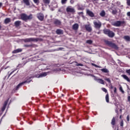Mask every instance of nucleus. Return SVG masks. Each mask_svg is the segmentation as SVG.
<instances>
[{
    "mask_svg": "<svg viewBox=\"0 0 130 130\" xmlns=\"http://www.w3.org/2000/svg\"><path fill=\"white\" fill-rule=\"evenodd\" d=\"M101 71L103 72V73H109V71H108L107 69H102Z\"/></svg>",
    "mask_w": 130,
    "mask_h": 130,
    "instance_id": "obj_24",
    "label": "nucleus"
},
{
    "mask_svg": "<svg viewBox=\"0 0 130 130\" xmlns=\"http://www.w3.org/2000/svg\"><path fill=\"white\" fill-rule=\"evenodd\" d=\"M43 3L45 5H49L50 4V0H43Z\"/></svg>",
    "mask_w": 130,
    "mask_h": 130,
    "instance_id": "obj_19",
    "label": "nucleus"
},
{
    "mask_svg": "<svg viewBox=\"0 0 130 130\" xmlns=\"http://www.w3.org/2000/svg\"><path fill=\"white\" fill-rule=\"evenodd\" d=\"M85 27L86 31H88V32H91V31H92V27L90 24H86Z\"/></svg>",
    "mask_w": 130,
    "mask_h": 130,
    "instance_id": "obj_10",
    "label": "nucleus"
},
{
    "mask_svg": "<svg viewBox=\"0 0 130 130\" xmlns=\"http://www.w3.org/2000/svg\"><path fill=\"white\" fill-rule=\"evenodd\" d=\"M77 8L79 11H83V10H85V8L84 7V6L81 5L80 4H77Z\"/></svg>",
    "mask_w": 130,
    "mask_h": 130,
    "instance_id": "obj_12",
    "label": "nucleus"
},
{
    "mask_svg": "<svg viewBox=\"0 0 130 130\" xmlns=\"http://www.w3.org/2000/svg\"><path fill=\"white\" fill-rule=\"evenodd\" d=\"M86 43L88 44H92V43H93V41L91 40H88L86 41Z\"/></svg>",
    "mask_w": 130,
    "mask_h": 130,
    "instance_id": "obj_30",
    "label": "nucleus"
},
{
    "mask_svg": "<svg viewBox=\"0 0 130 130\" xmlns=\"http://www.w3.org/2000/svg\"><path fill=\"white\" fill-rule=\"evenodd\" d=\"M83 12H79L78 13V15H83Z\"/></svg>",
    "mask_w": 130,
    "mask_h": 130,
    "instance_id": "obj_47",
    "label": "nucleus"
},
{
    "mask_svg": "<svg viewBox=\"0 0 130 130\" xmlns=\"http://www.w3.org/2000/svg\"><path fill=\"white\" fill-rule=\"evenodd\" d=\"M126 4H127V6L130 7V0H127L126 1Z\"/></svg>",
    "mask_w": 130,
    "mask_h": 130,
    "instance_id": "obj_38",
    "label": "nucleus"
},
{
    "mask_svg": "<svg viewBox=\"0 0 130 130\" xmlns=\"http://www.w3.org/2000/svg\"><path fill=\"white\" fill-rule=\"evenodd\" d=\"M21 51H22V49H17L15 50H14L12 53H18L19 52H21Z\"/></svg>",
    "mask_w": 130,
    "mask_h": 130,
    "instance_id": "obj_20",
    "label": "nucleus"
},
{
    "mask_svg": "<svg viewBox=\"0 0 130 130\" xmlns=\"http://www.w3.org/2000/svg\"><path fill=\"white\" fill-rule=\"evenodd\" d=\"M124 24V21H116L112 23L113 26H115V27H120L121 25Z\"/></svg>",
    "mask_w": 130,
    "mask_h": 130,
    "instance_id": "obj_4",
    "label": "nucleus"
},
{
    "mask_svg": "<svg viewBox=\"0 0 130 130\" xmlns=\"http://www.w3.org/2000/svg\"><path fill=\"white\" fill-rule=\"evenodd\" d=\"M127 99H128V102H130V96H128Z\"/></svg>",
    "mask_w": 130,
    "mask_h": 130,
    "instance_id": "obj_48",
    "label": "nucleus"
},
{
    "mask_svg": "<svg viewBox=\"0 0 130 130\" xmlns=\"http://www.w3.org/2000/svg\"><path fill=\"white\" fill-rule=\"evenodd\" d=\"M104 80L105 81H107V82H108V83L110 84V85H111V80H110V78L108 77H106L105 78Z\"/></svg>",
    "mask_w": 130,
    "mask_h": 130,
    "instance_id": "obj_18",
    "label": "nucleus"
},
{
    "mask_svg": "<svg viewBox=\"0 0 130 130\" xmlns=\"http://www.w3.org/2000/svg\"><path fill=\"white\" fill-rule=\"evenodd\" d=\"M103 31L104 34H106V35H108V36H109L110 38H113V37H114V36L115 35L113 31L110 30L109 29H105L103 30Z\"/></svg>",
    "mask_w": 130,
    "mask_h": 130,
    "instance_id": "obj_2",
    "label": "nucleus"
},
{
    "mask_svg": "<svg viewBox=\"0 0 130 130\" xmlns=\"http://www.w3.org/2000/svg\"><path fill=\"white\" fill-rule=\"evenodd\" d=\"M0 29H2V25H0Z\"/></svg>",
    "mask_w": 130,
    "mask_h": 130,
    "instance_id": "obj_55",
    "label": "nucleus"
},
{
    "mask_svg": "<svg viewBox=\"0 0 130 130\" xmlns=\"http://www.w3.org/2000/svg\"><path fill=\"white\" fill-rule=\"evenodd\" d=\"M119 90H120V92H121L122 93V94H124V91H123V89H122V86H120Z\"/></svg>",
    "mask_w": 130,
    "mask_h": 130,
    "instance_id": "obj_33",
    "label": "nucleus"
},
{
    "mask_svg": "<svg viewBox=\"0 0 130 130\" xmlns=\"http://www.w3.org/2000/svg\"><path fill=\"white\" fill-rule=\"evenodd\" d=\"M24 84H25V82H22V83H19L17 86H16V90H18L19 89V88H20V86H22V85H23Z\"/></svg>",
    "mask_w": 130,
    "mask_h": 130,
    "instance_id": "obj_22",
    "label": "nucleus"
},
{
    "mask_svg": "<svg viewBox=\"0 0 130 130\" xmlns=\"http://www.w3.org/2000/svg\"><path fill=\"white\" fill-rule=\"evenodd\" d=\"M102 1H104V0H102Z\"/></svg>",
    "mask_w": 130,
    "mask_h": 130,
    "instance_id": "obj_60",
    "label": "nucleus"
},
{
    "mask_svg": "<svg viewBox=\"0 0 130 130\" xmlns=\"http://www.w3.org/2000/svg\"><path fill=\"white\" fill-rule=\"evenodd\" d=\"M111 89H113V86H112V85L111 84Z\"/></svg>",
    "mask_w": 130,
    "mask_h": 130,
    "instance_id": "obj_51",
    "label": "nucleus"
},
{
    "mask_svg": "<svg viewBox=\"0 0 130 130\" xmlns=\"http://www.w3.org/2000/svg\"><path fill=\"white\" fill-rule=\"evenodd\" d=\"M116 113L118 114V111L116 110Z\"/></svg>",
    "mask_w": 130,
    "mask_h": 130,
    "instance_id": "obj_53",
    "label": "nucleus"
},
{
    "mask_svg": "<svg viewBox=\"0 0 130 130\" xmlns=\"http://www.w3.org/2000/svg\"><path fill=\"white\" fill-rule=\"evenodd\" d=\"M125 72L126 74L128 75V76H130V69L126 70Z\"/></svg>",
    "mask_w": 130,
    "mask_h": 130,
    "instance_id": "obj_35",
    "label": "nucleus"
},
{
    "mask_svg": "<svg viewBox=\"0 0 130 130\" xmlns=\"http://www.w3.org/2000/svg\"><path fill=\"white\" fill-rule=\"evenodd\" d=\"M20 17L21 20L23 21H28V20H32V19H33V15L30 14L28 16L25 13H22L20 15Z\"/></svg>",
    "mask_w": 130,
    "mask_h": 130,
    "instance_id": "obj_1",
    "label": "nucleus"
},
{
    "mask_svg": "<svg viewBox=\"0 0 130 130\" xmlns=\"http://www.w3.org/2000/svg\"><path fill=\"white\" fill-rule=\"evenodd\" d=\"M93 25H94L95 29H100V28H101V26H102V23L99 21H93Z\"/></svg>",
    "mask_w": 130,
    "mask_h": 130,
    "instance_id": "obj_5",
    "label": "nucleus"
},
{
    "mask_svg": "<svg viewBox=\"0 0 130 130\" xmlns=\"http://www.w3.org/2000/svg\"><path fill=\"white\" fill-rule=\"evenodd\" d=\"M77 67H83L84 65L82 63H78L76 64Z\"/></svg>",
    "mask_w": 130,
    "mask_h": 130,
    "instance_id": "obj_39",
    "label": "nucleus"
},
{
    "mask_svg": "<svg viewBox=\"0 0 130 130\" xmlns=\"http://www.w3.org/2000/svg\"><path fill=\"white\" fill-rule=\"evenodd\" d=\"M23 2L26 6H29L30 5V3L29 2V0H23Z\"/></svg>",
    "mask_w": 130,
    "mask_h": 130,
    "instance_id": "obj_27",
    "label": "nucleus"
},
{
    "mask_svg": "<svg viewBox=\"0 0 130 130\" xmlns=\"http://www.w3.org/2000/svg\"><path fill=\"white\" fill-rule=\"evenodd\" d=\"M11 22V18H6L5 20V24H9V23H10Z\"/></svg>",
    "mask_w": 130,
    "mask_h": 130,
    "instance_id": "obj_21",
    "label": "nucleus"
},
{
    "mask_svg": "<svg viewBox=\"0 0 130 130\" xmlns=\"http://www.w3.org/2000/svg\"><path fill=\"white\" fill-rule=\"evenodd\" d=\"M112 13L113 15H116L117 14V10H113Z\"/></svg>",
    "mask_w": 130,
    "mask_h": 130,
    "instance_id": "obj_31",
    "label": "nucleus"
},
{
    "mask_svg": "<svg viewBox=\"0 0 130 130\" xmlns=\"http://www.w3.org/2000/svg\"><path fill=\"white\" fill-rule=\"evenodd\" d=\"M2 6H3V3H0V8H1V7H2Z\"/></svg>",
    "mask_w": 130,
    "mask_h": 130,
    "instance_id": "obj_50",
    "label": "nucleus"
},
{
    "mask_svg": "<svg viewBox=\"0 0 130 130\" xmlns=\"http://www.w3.org/2000/svg\"><path fill=\"white\" fill-rule=\"evenodd\" d=\"M70 3H71V4H74V3H75V1L74 0H71Z\"/></svg>",
    "mask_w": 130,
    "mask_h": 130,
    "instance_id": "obj_43",
    "label": "nucleus"
},
{
    "mask_svg": "<svg viewBox=\"0 0 130 130\" xmlns=\"http://www.w3.org/2000/svg\"><path fill=\"white\" fill-rule=\"evenodd\" d=\"M127 17H130V12H128L127 13Z\"/></svg>",
    "mask_w": 130,
    "mask_h": 130,
    "instance_id": "obj_44",
    "label": "nucleus"
},
{
    "mask_svg": "<svg viewBox=\"0 0 130 130\" xmlns=\"http://www.w3.org/2000/svg\"><path fill=\"white\" fill-rule=\"evenodd\" d=\"M105 43H106V44L108 45V46L112 47V48H114V49H118V47H117V46L115 44L112 43L109 41H105Z\"/></svg>",
    "mask_w": 130,
    "mask_h": 130,
    "instance_id": "obj_3",
    "label": "nucleus"
},
{
    "mask_svg": "<svg viewBox=\"0 0 130 130\" xmlns=\"http://www.w3.org/2000/svg\"><path fill=\"white\" fill-rule=\"evenodd\" d=\"M5 109H5V108H4V106H3V110H5Z\"/></svg>",
    "mask_w": 130,
    "mask_h": 130,
    "instance_id": "obj_54",
    "label": "nucleus"
},
{
    "mask_svg": "<svg viewBox=\"0 0 130 130\" xmlns=\"http://www.w3.org/2000/svg\"><path fill=\"white\" fill-rule=\"evenodd\" d=\"M120 126H123V120L120 121Z\"/></svg>",
    "mask_w": 130,
    "mask_h": 130,
    "instance_id": "obj_40",
    "label": "nucleus"
},
{
    "mask_svg": "<svg viewBox=\"0 0 130 130\" xmlns=\"http://www.w3.org/2000/svg\"><path fill=\"white\" fill-rule=\"evenodd\" d=\"M25 83H27V81H25Z\"/></svg>",
    "mask_w": 130,
    "mask_h": 130,
    "instance_id": "obj_58",
    "label": "nucleus"
},
{
    "mask_svg": "<svg viewBox=\"0 0 130 130\" xmlns=\"http://www.w3.org/2000/svg\"><path fill=\"white\" fill-rule=\"evenodd\" d=\"M114 93H116V87H114Z\"/></svg>",
    "mask_w": 130,
    "mask_h": 130,
    "instance_id": "obj_45",
    "label": "nucleus"
},
{
    "mask_svg": "<svg viewBox=\"0 0 130 130\" xmlns=\"http://www.w3.org/2000/svg\"><path fill=\"white\" fill-rule=\"evenodd\" d=\"M54 23L55 25H60V24H61V22H60V21L57 19L55 20V21H54Z\"/></svg>",
    "mask_w": 130,
    "mask_h": 130,
    "instance_id": "obj_17",
    "label": "nucleus"
},
{
    "mask_svg": "<svg viewBox=\"0 0 130 130\" xmlns=\"http://www.w3.org/2000/svg\"><path fill=\"white\" fill-rule=\"evenodd\" d=\"M46 76H47V73H42L40 76L39 77L40 78H42V77H46Z\"/></svg>",
    "mask_w": 130,
    "mask_h": 130,
    "instance_id": "obj_23",
    "label": "nucleus"
},
{
    "mask_svg": "<svg viewBox=\"0 0 130 130\" xmlns=\"http://www.w3.org/2000/svg\"><path fill=\"white\" fill-rule=\"evenodd\" d=\"M96 82H98V83H99L100 84H102V85H105V83H104V80H103V79H96Z\"/></svg>",
    "mask_w": 130,
    "mask_h": 130,
    "instance_id": "obj_13",
    "label": "nucleus"
},
{
    "mask_svg": "<svg viewBox=\"0 0 130 130\" xmlns=\"http://www.w3.org/2000/svg\"><path fill=\"white\" fill-rule=\"evenodd\" d=\"M122 78H123V79L124 80L127 81V82H130L129 78H128V77L127 76H126V75H122Z\"/></svg>",
    "mask_w": 130,
    "mask_h": 130,
    "instance_id": "obj_15",
    "label": "nucleus"
},
{
    "mask_svg": "<svg viewBox=\"0 0 130 130\" xmlns=\"http://www.w3.org/2000/svg\"><path fill=\"white\" fill-rule=\"evenodd\" d=\"M56 33L58 35H61L62 34H63V31L61 29H58L56 30Z\"/></svg>",
    "mask_w": 130,
    "mask_h": 130,
    "instance_id": "obj_14",
    "label": "nucleus"
},
{
    "mask_svg": "<svg viewBox=\"0 0 130 130\" xmlns=\"http://www.w3.org/2000/svg\"><path fill=\"white\" fill-rule=\"evenodd\" d=\"M72 29L75 31H77L79 29V24L78 23H75L72 26Z\"/></svg>",
    "mask_w": 130,
    "mask_h": 130,
    "instance_id": "obj_11",
    "label": "nucleus"
},
{
    "mask_svg": "<svg viewBox=\"0 0 130 130\" xmlns=\"http://www.w3.org/2000/svg\"><path fill=\"white\" fill-rule=\"evenodd\" d=\"M67 2H68V0H61V3L62 5H64L67 4Z\"/></svg>",
    "mask_w": 130,
    "mask_h": 130,
    "instance_id": "obj_32",
    "label": "nucleus"
},
{
    "mask_svg": "<svg viewBox=\"0 0 130 130\" xmlns=\"http://www.w3.org/2000/svg\"><path fill=\"white\" fill-rule=\"evenodd\" d=\"M102 91H103V92H105V93H107V89H106V88L103 87L102 88Z\"/></svg>",
    "mask_w": 130,
    "mask_h": 130,
    "instance_id": "obj_36",
    "label": "nucleus"
},
{
    "mask_svg": "<svg viewBox=\"0 0 130 130\" xmlns=\"http://www.w3.org/2000/svg\"><path fill=\"white\" fill-rule=\"evenodd\" d=\"M127 121H129V116H127Z\"/></svg>",
    "mask_w": 130,
    "mask_h": 130,
    "instance_id": "obj_46",
    "label": "nucleus"
},
{
    "mask_svg": "<svg viewBox=\"0 0 130 130\" xmlns=\"http://www.w3.org/2000/svg\"><path fill=\"white\" fill-rule=\"evenodd\" d=\"M21 21H16L15 22L14 25L15 27H19V26L21 25Z\"/></svg>",
    "mask_w": 130,
    "mask_h": 130,
    "instance_id": "obj_16",
    "label": "nucleus"
},
{
    "mask_svg": "<svg viewBox=\"0 0 130 130\" xmlns=\"http://www.w3.org/2000/svg\"><path fill=\"white\" fill-rule=\"evenodd\" d=\"M35 4L38 5L39 4V0H33Z\"/></svg>",
    "mask_w": 130,
    "mask_h": 130,
    "instance_id": "obj_37",
    "label": "nucleus"
},
{
    "mask_svg": "<svg viewBox=\"0 0 130 130\" xmlns=\"http://www.w3.org/2000/svg\"><path fill=\"white\" fill-rule=\"evenodd\" d=\"M7 104H8V101H6L5 102L4 105V109H6V107Z\"/></svg>",
    "mask_w": 130,
    "mask_h": 130,
    "instance_id": "obj_34",
    "label": "nucleus"
},
{
    "mask_svg": "<svg viewBox=\"0 0 130 130\" xmlns=\"http://www.w3.org/2000/svg\"><path fill=\"white\" fill-rule=\"evenodd\" d=\"M16 70H13L12 72L10 73V74L9 75V77H10V76H11V75H12V74H13L15 72Z\"/></svg>",
    "mask_w": 130,
    "mask_h": 130,
    "instance_id": "obj_42",
    "label": "nucleus"
},
{
    "mask_svg": "<svg viewBox=\"0 0 130 130\" xmlns=\"http://www.w3.org/2000/svg\"><path fill=\"white\" fill-rule=\"evenodd\" d=\"M100 15L101 17H104V16H105V11H104V10H103L102 11H101Z\"/></svg>",
    "mask_w": 130,
    "mask_h": 130,
    "instance_id": "obj_28",
    "label": "nucleus"
},
{
    "mask_svg": "<svg viewBox=\"0 0 130 130\" xmlns=\"http://www.w3.org/2000/svg\"><path fill=\"white\" fill-rule=\"evenodd\" d=\"M111 124L114 125L115 124V118L113 117L112 119Z\"/></svg>",
    "mask_w": 130,
    "mask_h": 130,
    "instance_id": "obj_29",
    "label": "nucleus"
},
{
    "mask_svg": "<svg viewBox=\"0 0 130 130\" xmlns=\"http://www.w3.org/2000/svg\"><path fill=\"white\" fill-rule=\"evenodd\" d=\"M94 2H95V1H98V0H93Z\"/></svg>",
    "mask_w": 130,
    "mask_h": 130,
    "instance_id": "obj_57",
    "label": "nucleus"
},
{
    "mask_svg": "<svg viewBox=\"0 0 130 130\" xmlns=\"http://www.w3.org/2000/svg\"><path fill=\"white\" fill-rule=\"evenodd\" d=\"M66 12H67V13H75L76 10H75V8H73L72 6H68L66 8Z\"/></svg>",
    "mask_w": 130,
    "mask_h": 130,
    "instance_id": "obj_7",
    "label": "nucleus"
},
{
    "mask_svg": "<svg viewBox=\"0 0 130 130\" xmlns=\"http://www.w3.org/2000/svg\"><path fill=\"white\" fill-rule=\"evenodd\" d=\"M37 41H38V39L34 38H30L24 39V42H37Z\"/></svg>",
    "mask_w": 130,
    "mask_h": 130,
    "instance_id": "obj_6",
    "label": "nucleus"
},
{
    "mask_svg": "<svg viewBox=\"0 0 130 130\" xmlns=\"http://www.w3.org/2000/svg\"><path fill=\"white\" fill-rule=\"evenodd\" d=\"M59 50H61L62 49H63V48H59Z\"/></svg>",
    "mask_w": 130,
    "mask_h": 130,
    "instance_id": "obj_52",
    "label": "nucleus"
},
{
    "mask_svg": "<svg viewBox=\"0 0 130 130\" xmlns=\"http://www.w3.org/2000/svg\"><path fill=\"white\" fill-rule=\"evenodd\" d=\"M86 13L87 15H88V16H89V17H91V18H93L94 16V13L88 9L86 10Z\"/></svg>",
    "mask_w": 130,
    "mask_h": 130,
    "instance_id": "obj_9",
    "label": "nucleus"
},
{
    "mask_svg": "<svg viewBox=\"0 0 130 130\" xmlns=\"http://www.w3.org/2000/svg\"><path fill=\"white\" fill-rule=\"evenodd\" d=\"M106 102H107V103L109 102V95L108 94V93H107L106 95Z\"/></svg>",
    "mask_w": 130,
    "mask_h": 130,
    "instance_id": "obj_26",
    "label": "nucleus"
},
{
    "mask_svg": "<svg viewBox=\"0 0 130 130\" xmlns=\"http://www.w3.org/2000/svg\"><path fill=\"white\" fill-rule=\"evenodd\" d=\"M92 64L95 68H100V67L97 66L96 64L92 63Z\"/></svg>",
    "mask_w": 130,
    "mask_h": 130,
    "instance_id": "obj_41",
    "label": "nucleus"
},
{
    "mask_svg": "<svg viewBox=\"0 0 130 130\" xmlns=\"http://www.w3.org/2000/svg\"><path fill=\"white\" fill-rule=\"evenodd\" d=\"M24 46H25V47H30V45H25Z\"/></svg>",
    "mask_w": 130,
    "mask_h": 130,
    "instance_id": "obj_49",
    "label": "nucleus"
},
{
    "mask_svg": "<svg viewBox=\"0 0 130 130\" xmlns=\"http://www.w3.org/2000/svg\"><path fill=\"white\" fill-rule=\"evenodd\" d=\"M37 17L40 21H43V19H44V15L42 13L37 14Z\"/></svg>",
    "mask_w": 130,
    "mask_h": 130,
    "instance_id": "obj_8",
    "label": "nucleus"
},
{
    "mask_svg": "<svg viewBox=\"0 0 130 130\" xmlns=\"http://www.w3.org/2000/svg\"><path fill=\"white\" fill-rule=\"evenodd\" d=\"M120 119L121 118V115L120 116Z\"/></svg>",
    "mask_w": 130,
    "mask_h": 130,
    "instance_id": "obj_56",
    "label": "nucleus"
},
{
    "mask_svg": "<svg viewBox=\"0 0 130 130\" xmlns=\"http://www.w3.org/2000/svg\"><path fill=\"white\" fill-rule=\"evenodd\" d=\"M16 1H19V0H16Z\"/></svg>",
    "mask_w": 130,
    "mask_h": 130,
    "instance_id": "obj_59",
    "label": "nucleus"
},
{
    "mask_svg": "<svg viewBox=\"0 0 130 130\" xmlns=\"http://www.w3.org/2000/svg\"><path fill=\"white\" fill-rule=\"evenodd\" d=\"M124 39H125V40H126V41H130V37H129V36H125L124 37Z\"/></svg>",
    "mask_w": 130,
    "mask_h": 130,
    "instance_id": "obj_25",
    "label": "nucleus"
}]
</instances>
